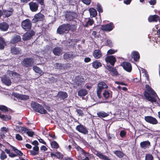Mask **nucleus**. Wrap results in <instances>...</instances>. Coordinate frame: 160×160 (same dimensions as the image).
I'll return each instance as SVG.
<instances>
[{"label":"nucleus","instance_id":"obj_54","mask_svg":"<svg viewBox=\"0 0 160 160\" xmlns=\"http://www.w3.org/2000/svg\"><path fill=\"white\" fill-rule=\"evenodd\" d=\"M55 155L58 158H61L62 157V155L60 152H57L55 153Z\"/></svg>","mask_w":160,"mask_h":160},{"label":"nucleus","instance_id":"obj_36","mask_svg":"<svg viewBox=\"0 0 160 160\" xmlns=\"http://www.w3.org/2000/svg\"><path fill=\"white\" fill-rule=\"evenodd\" d=\"M0 118H1L3 120L7 121L10 119L11 117L9 115H5L4 114H1L0 115Z\"/></svg>","mask_w":160,"mask_h":160},{"label":"nucleus","instance_id":"obj_48","mask_svg":"<svg viewBox=\"0 0 160 160\" xmlns=\"http://www.w3.org/2000/svg\"><path fill=\"white\" fill-rule=\"evenodd\" d=\"M0 110L5 112L8 111L7 108L5 106L2 105H0Z\"/></svg>","mask_w":160,"mask_h":160},{"label":"nucleus","instance_id":"obj_61","mask_svg":"<svg viewBox=\"0 0 160 160\" xmlns=\"http://www.w3.org/2000/svg\"><path fill=\"white\" fill-rule=\"evenodd\" d=\"M9 156L11 157V158H14L15 157L17 156V155L16 154H15L11 152L9 154Z\"/></svg>","mask_w":160,"mask_h":160},{"label":"nucleus","instance_id":"obj_23","mask_svg":"<svg viewBox=\"0 0 160 160\" xmlns=\"http://www.w3.org/2000/svg\"><path fill=\"white\" fill-rule=\"evenodd\" d=\"M103 97L105 99H108L112 97V92L110 91L105 90L103 93Z\"/></svg>","mask_w":160,"mask_h":160},{"label":"nucleus","instance_id":"obj_21","mask_svg":"<svg viewBox=\"0 0 160 160\" xmlns=\"http://www.w3.org/2000/svg\"><path fill=\"white\" fill-rule=\"evenodd\" d=\"M131 57L134 59L135 61H138L139 59L140 55L139 53L137 51H133L132 52Z\"/></svg>","mask_w":160,"mask_h":160},{"label":"nucleus","instance_id":"obj_19","mask_svg":"<svg viewBox=\"0 0 160 160\" xmlns=\"http://www.w3.org/2000/svg\"><path fill=\"white\" fill-rule=\"evenodd\" d=\"M9 28L8 24L5 22L0 23V30L2 31H6Z\"/></svg>","mask_w":160,"mask_h":160},{"label":"nucleus","instance_id":"obj_6","mask_svg":"<svg viewBox=\"0 0 160 160\" xmlns=\"http://www.w3.org/2000/svg\"><path fill=\"white\" fill-rule=\"evenodd\" d=\"M69 24H63L60 26L57 29V32L60 34H63L64 33H68L69 31Z\"/></svg>","mask_w":160,"mask_h":160},{"label":"nucleus","instance_id":"obj_1","mask_svg":"<svg viewBox=\"0 0 160 160\" xmlns=\"http://www.w3.org/2000/svg\"><path fill=\"white\" fill-rule=\"evenodd\" d=\"M19 75L17 73L12 71H8L7 74L1 77L2 82L8 86H10L12 83L11 79L14 80L19 78Z\"/></svg>","mask_w":160,"mask_h":160},{"label":"nucleus","instance_id":"obj_18","mask_svg":"<svg viewBox=\"0 0 160 160\" xmlns=\"http://www.w3.org/2000/svg\"><path fill=\"white\" fill-rule=\"evenodd\" d=\"M107 69L110 72L112 75L114 76H117L118 75V72L116 69L113 68V67H112L109 66H107Z\"/></svg>","mask_w":160,"mask_h":160},{"label":"nucleus","instance_id":"obj_40","mask_svg":"<svg viewBox=\"0 0 160 160\" xmlns=\"http://www.w3.org/2000/svg\"><path fill=\"white\" fill-rule=\"evenodd\" d=\"M13 12L12 9H10V10L4 11V14L6 17H8L11 16Z\"/></svg>","mask_w":160,"mask_h":160},{"label":"nucleus","instance_id":"obj_15","mask_svg":"<svg viewBox=\"0 0 160 160\" xmlns=\"http://www.w3.org/2000/svg\"><path fill=\"white\" fill-rule=\"evenodd\" d=\"M105 60L106 62H109L112 66H114L116 61L115 57L113 56H107L105 58Z\"/></svg>","mask_w":160,"mask_h":160},{"label":"nucleus","instance_id":"obj_45","mask_svg":"<svg viewBox=\"0 0 160 160\" xmlns=\"http://www.w3.org/2000/svg\"><path fill=\"white\" fill-rule=\"evenodd\" d=\"M12 149L13 151L16 153L17 155H18L20 156H22L23 155L22 153L20 151L14 147H12Z\"/></svg>","mask_w":160,"mask_h":160},{"label":"nucleus","instance_id":"obj_9","mask_svg":"<svg viewBox=\"0 0 160 160\" xmlns=\"http://www.w3.org/2000/svg\"><path fill=\"white\" fill-rule=\"evenodd\" d=\"M33 63V59L32 58H26L22 62V64L25 67L31 66Z\"/></svg>","mask_w":160,"mask_h":160},{"label":"nucleus","instance_id":"obj_57","mask_svg":"<svg viewBox=\"0 0 160 160\" xmlns=\"http://www.w3.org/2000/svg\"><path fill=\"white\" fill-rule=\"evenodd\" d=\"M16 138L18 140L21 141L22 140V138L21 136L18 134H16Z\"/></svg>","mask_w":160,"mask_h":160},{"label":"nucleus","instance_id":"obj_3","mask_svg":"<svg viewBox=\"0 0 160 160\" xmlns=\"http://www.w3.org/2000/svg\"><path fill=\"white\" fill-rule=\"evenodd\" d=\"M32 108L36 112L42 114H45L47 112L40 104L34 102H32L31 104Z\"/></svg>","mask_w":160,"mask_h":160},{"label":"nucleus","instance_id":"obj_25","mask_svg":"<svg viewBox=\"0 0 160 160\" xmlns=\"http://www.w3.org/2000/svg\"><path fill=\"white\" fill-rule=\"evenodd\" d=\"M93 56L96 59L100 58L102 56L101 51L99 50H95L93 53Z\"/></svg>","mask_w":160,"mask_h":160},{"label":"nucleus","instance_id":"obj_60","mask_svg":"<svg viewBox=\"0 0 160 160\" xmlns=\"http://www.w3.org/2000/svg\"><path fill=\"white\" fill-rule=\"evenodd\" d=\"M40 149L41 150L46 151L47 150V148L45 146H42L41 148Z\"/></svg>","mask_w":160,"mask_h":160},{"label":"nucleus","instance_id":"obj_47","mask_svg":"<svg viewBox=\"0 0 160 160\" xmlns=\"http://www.w3.org/2000/svg\"><path fill=\"white\" fill-rule=\"evenodd\" d=\"M7 158V155L3 151H2L0 155V158L2 160H4Z\"/></svg>","mask_w":160,"mask_h":160},{"label":"nucleus","instance_id":"obj_41","mask_svg":"<svg viewBox=\"0 0 160 160\" xmlns=\"http://www.w3.org/2000/svg\"><path fill=\"white\" fill-rule=\"evenodd\" d=\"M50 144L52 148L57 149L59 147L58 144L55 141L51 142Z\"/></svg>","mask_w":160,"mask_h":160},{"label":"nucleus","instance_id":"obj_16","mask_svg":"<svg viewBox=\"0 0 160 160\" xmlns=\"http://www.w3.org/2000/svg\"><path fill=\"white\" fill-rule=\"evenodd\" d=\"M57 96L60 100H64L68 97V95L66 92L61 91L58 92Z\"/></svg>","mask_w":160,"mask_h":160},{"label":"nucleus","instance_id":"obj_35","mask_svg":"<svg viewBox=\"0 0 160 160\" xmlns=\"http://www.w3.org/2000/svg\"><path fill=\"white\" fill-rule=\"evenodd\" d=\"M33 70L36 73L39 74L40 75H42L43 74L42 71L41 69L38 67L35 66L33 67Z\"/></svg>","mask_w":160,"mask_h":160},{"label":"nucleus","instance_id":"obj_59","mask_svg":"<svg viewBox=\"0 0 160 160\" xmlns=\"http://www.w3.org/2000/svg\"><path fill=\"white\" fill-rule=\"evenodd\" d=\"M149 3L151 5H154L156 3V0H150Z\"/></svg>","mask_w":160,"mask_h":160},{"label":"nucleus","instance_id":"obj_7","mask_svg":"<svg viewBox=\"0 0 160 160\" xmlns=\"http://www.w3.org/2000/svg\"><path fill=\"white\" fill-rule=\"evenodd\" d=\"M22 28L26 31L31 29L32 27V23L29 19H26L23 21L21 23Z\"/></svg>","mask_w":160,"mask_h":160},{"label":"nucleus","instance_id":"obj_42","mask_svg":"<svg viewBox=\"0 0 160 160\" xmlns=\"http://www.w3.org/2000/svg\"><path fill=\"white\" fill-rule=\"evenodd\" d=\"M93 23V20L89 18L86 22V24L84 25V27H88L89 26H92Z\"/></svg>","mask_w":160,"mask_h":160},{"label":"nucleus","instance_id":"obj_31","mask_svg":"<svg viewBox=\"0 0 160 160\" xmlns=\"http://www.w3.org/2000/svg\"><path fill=\"white\" fill-rule=\"evenodd\" d=\"M92 65L94 68L97 69L99 67L102 66V64L96 60L92 62Z\"/></svg>","mask_w":160,"mask_h":160},{"label":"nucleus","instance_id":"obj_43","mask_svg":"<svg viewBox=\"0 0 160 160\" xmlns=\"http://www.w3.org/2000/svg\"><path fill=\"white\" fill-rule=\"evenodd\" d=\"M5 45V42L3 38L0 37V49H3Z\"/></svg>","mask_w":160,"mask_h":160},{"label":"nucleus","instance_id":"obj_13","mask_svg":"<svg viewBox=\"0 0 160 160\" xmlns=\"http://www.w3.org/2000/svg\"><path fill=\"white\" fill-rule=\"evenodd\" d=\"M123 68L127 71L130 72H131L132 68L131 64L127 62H123L121 64Z\"/></svg>","mask_w":160,"mask_h":160},{"label":"nucleus","instance_id":"obj_29","mask_svg":"<svg viewBox=\"0 0 160 160\" xmlns=\"http://www.w3.org/2000/svg\"><path fill=\"white\" fill-rule=\"evenodd\" d=\"M88 11L91 16L92 17H95L97 14L96 10L93 8H90Z\"/></svg>","mask_w":160,"mask_h":160},{"label":"nucleus","instance_id":"obj_38","mask_svg":"<svg viewBox=\"0 0 160 160\" xmlns=\"http://www.w3.org/2000/svg\"><path fill=\"white\" fill-rule=\"evenodd\" d=\"M55 68L59 69H63L65 68L66 65L65 64H61V63H56L55 65Z\"/></svg>","mask_w":160,"mask_h":160},{"label":"nucleus","instance_id":"obj_12","mask_svg":"<svg viewBox=\"0 0 160 160\" xmlns=\"http://www.w3.org/2000/svg\"><path fill=\"white\" fill-rule=\"evenodd\" d=\"M145 120L147 122L152 124H156L158 123L156 119L151 116L145 117Z\"/></svg>","mask_w":160,"mask_h":160},{"label":"nucleus","instance_id":"obj_49","mask_svg":"<svg viewBox=\"0 0 160 160\" xmlns=\"http://www.w3.org/2000/svg\"><path fill=\"white\" fill-rule=\"evenodd\" d=\"M25 132L27 133L28 136L31 137H32L34 134L33 132L30 131L29 130H28L27 128V131Z\"/></svg>","mask_w":160,"mask_h":160},{"label":"nucleus","instance_id":"obj_37","mask_svg":"<svg viewBox=\"0 0 160 160\" xmlns=\"http://www.w3.org/2000/svg\"><path fill=\"white\" fill-rule=\"evenodd\" d=\"M81 108L82 110L80 109H77L76 110V112L78 113L79 116H82L84 115V113L83 112V111H86L87 110V109L85 108Z\"/></svg>","mask_w":160,"mask_h":160},{"label":"nucleus","instance_id":"obj_50","mask_svg":"<svg viewBox=\"0 0 160 160\" xmlns=\"http://www.w3.org/2000/svg\"><path fill=\"white\" fill-rule=\"evenodd\" d=\"M98 11L99 13H101L103 12V10L101 5L98 3L97 4V8Z\"/></svg>","mask_w":160,"mask_h":160},{"label":"nucleus","instance_id":"obj_28","mask_svg":"<svg viewBox=\"0 0 160 160\" xmlns=\"http://www.w3.org/2000/svg\"><path fill=\"white\" fill-rule=\"evenodd\" d=\"M11 53L13 54H19L21 51V49L15 47H12L11 49Z\"/></svg>","mask_w":160,"mask_h":160},{"label":"nucleus","instance_id":"obj_2","mask_svg":"<svg viewBox=\"0 0 160 160\" xmlns=\"http://www.w3.org/2000/svg\"><path fill=\"white\" fill-rule=\"evenodd\" d=\"M145 88L147 91L144 92V95L149 101L153 102H156L157 98L159 100L157 94L150 86L147 84Z\"/></svg>","mask_w":160,"mask_h":160},{"label":"nucleus","instance_id":"obj_51","mask_svg":"<svg viewBox=\"0 0 160 160\" xmlns=\"http://www.w3.org/2000/svg\"><path fill=\"white\" fill-rule=\"evenodd\" d=\"M117 50H113L112 49H109L107 52L108 54H114L116 52Z\"/></svg>","mask_w":160,"mask_h":160},{"label":"nucleus","instance_id":"obj_20","mask_svg":"<svg viewBox=\"0 0 160 160\" xmlns=\"http://www.w3.org/2000/svg\"><path fill=\"white\" fill-rule=\"evenodd\" d=\"M140 145L141 148L145 149L149 148L150 143L148 141H144L140 143Z\"/></svg>","mask_w":160,"mask_h":160},{"label":"nucleus","instance_id":"obj_14","mask_svg":"<svg viewBox=\"0 0 160 160\" xmlns=\"http://www.w3.org/2000/svg\"><path fill=\"white\" fill-rule=\"evenodd\" d=\"M30 10L33 12H36L38 8V5L36 2H31L29 3Z\"/></svg>","mask_w":160,"mask_h":160},{"label":"nucleus","instance_id":"obj_56","mask_svg":"<svg viewBox=\"0 0 160 160\" xmlns=\"http://www.w3.org/2000/svg\"><path fill=\"white\" fill-rule=\"evenodd\" d=\"M12 95L17 98L20 99L21 94H19L17 93L13 92Z\"/></svg>","mask_w":160,"mask_h":160},{"label":"nucleus","instance_id":"obj_8","mask_svg":"<svg viewBox=\"0 0 160 160\" xmlns=\"http://www.w3.org/2000/svg\"><path fill=\"white\" fill-rule=\"evenodd\" d=\"M114 28L113 24L111 22L109 23L102 25L101 29L104 31L110 32Z\"/></svg>","mask_w":160,"mask_h":160},{"label":"nucleus","instance_id":"obj_24","mask_svg":"<svg viewBox=\"0 0 160 160\" xmlns=\"http://www.w3.org/2000/svg\"><path fill=\"white\" fill-rule=\"evenodd\" d=\"M52 52L54 55H59L62 53V50L60 48L57 47L53 49Z\"/></svg>","mask_w":160,"mask_h":160},{"label":"nucleus","instance_id":"obj_5","mask_svg":"<svg viewBox=\"0 0 160 160\" xmlns=\"http://www.w3.org/2000/svg\"><path fill=\"white\" fill-rule=\"evenodd\" d=\"M77 17V15L76 13L73 12H67L65 13V17L67 21H73L75 22L74 24H76V21L75 19Z\"/></svg>","mask_w":160,"mask_h":160},{"label":"nucleus","instance_id":"obj_22","mask_svg":"<svg viewBox=\"0 0 160 160\" xmlns=\"http://www.w3.org/2000/svg\"><path fill=\"white\" fill-rule=\"evenodd\" d=\"M148 21L149 22H157L159 19V17L156 15H151L148 18Z\"/></svg>","mask_w":160,"mask_h":160},{"label":"nucleus","instance_id":"obj_33","mask_svg":"<svg viewBox=\"0 0 160 160\" xmlns=\"http://www.w3.org/2000/svg\"><path fill=\"white\" fill-rule=\"evenodd\" d=\"M88 93L87 91L85 89H82L80 90L78 93V95L79 96H85Z\"/></svg>","mask_w":160,"mask_h":160},{"label":"nucleus","instance_id":"obj_30","mask_svg":"<svg viewBox=\"0 0 160 160\" xmlns=\"http://www.w3.org/2000/svg\"><path fill=\"white\" fill-rule=\"evenodd\" d=\"M113 152L114 154L120 158H122L124 155V153L120 151L116 150L113 151Z\"/></svg>","mask_w":160,"mask_h":160},{"label":"nucleus","instance_id":"obj_27","mask_svg":"<svg viewBox=\"0 0 160 160\" xmlns=\"http://www.w3.org/2000/svg\"><path fill=\"white\" fill-rule=\"evenodd\" d=\"M76 149L79 152V153H81L86 157L89 156V153L87 152H85L83 149L81 148L79 146H78L76 147Z\"/></svg>","mask_w":160,"mask_h":160},{"label":"nucleus","instance_id":"obj_39","mask_svg":"<svg viewBox=\"0 0 160 160\" xmlns=\"http://www.w3.org/2000/svg\"><path fill=\"white\" fill-rule=\"evenodd\" d=\"M16 129L18 132L22 133H25V132L27 131L26 128L21 126L18 127Z\"/></svg>","mask_w":160,"mask_h":160},{"label":"nucleus","instance_id":"obj_17","mask_svg":"<svg viewBox=\"0 0 160 160\" xmlns=\"http://www.w3.org/2000/svg\"><path fill=\"white\" fill-rule=\"evenodd\" d=\"M76 129L79 132L84 134H87L88 132L86 128L83 125H81L77 126L76 127Z\"/></svg>","mask_w":160,"mask_h":160},{"label":"nucleus","instance_id":"obj_26","mask_svg":"<svg viewBox=\"0 0 160 160\" xmlns=\"http://www.w3.org/2000/svg\"><path fill=\"white\" fill-rule=\"evenodd\" d=\"M31 154L33 155H36L38 154L39 153V148L38 146H34L32 150L30 151Z\"/></svg>","mask_w":160,"mask_h":160},{"label":"nucleus","instance_id":"obj_32","mask_svg":"<svg viewBox=\"0 0 160 160\" xmlns=\"http://www.w3.org/2000/svg\"><path fill=\"white\" fill-rule=\"evenodd\" d=\"M21 40V38L19 35H16L15 36L11 41V42L13 43H15Z\"/></svg>","mask_w":160,"mask_h":160},{"label":"nucleus","instance_id":"obj_55","mask_svg":"<svg viewBox=\"0 0 160 160\" xmlns=\"http://www.w3.org/2000/svg\"><path fill=\"white\" fill-rule=\"evenodd\" d=\"M126 132L124 130H122L120 133V135L121 137H124L125 136Z\"/></svg>","mask_w":160,"mask_h":160},{"label":"nucleus","instance_id":"obj_11","mask_svg":"<svg viewBox=\"0 0 160 160\" xmlns=\"http://www.w3.org/2000/svg\"><path fill=\"white\" fill-rule=\"evenodd\" d=\"M44 16L41 13H38L36 14L34 18L32 20L33 23L42 20L44 19Z\"/></svg>","mask_w":160,"mask_h":160},{"label":"nucleus","instance_id":"obj_64","mask_svg":"<svg viewBox=\"0 0 160 160\" xmlns=\"http://www.w3.org/2000/svg\"><path fill=\"white\" fill-rule=\"evenodd\" d=\"M91 60L90 58H86L84 60V61L86 62H90Z\"/></svg>","mask_w":160,"mask_h":160},{"label":"nucleus","instance_id":"obj_52","mask_svg":"<svg viewBox=\"0 0 160 160\" xmlns=\"http://www.w3.org/2000/svg\"><path fill=\"white\" fill-rule=\"evenodd\" d=\"M29 97L28 96L24 95H21L20 99L22 100H27L28 99Z\"/></svg>","mask_w":160,"mask_h":160},{"label":"nucleus","instance_id":"obj_53","mask_svg":"<svg viewBox=\"0 0 160 160\" xmlns=\"http://www.w3.org/2000/svg\"><path fill=\"white\" fill-rule=\"evenodd\" d=\"M69 30H70L72 31H74L76 29V26L74 25H70L69 24Z\"/></svg>","mask_w":160,"mask_h":160},{"label":"nucleus","instance_id":"obj_10","mask_svg":"<svg viewBox=\"0 0 160 160\" xmlns=\"http://www.w3.org/2000/svg\"><path fill=\"white\" fill-rule=\"evenodd\" d=\"M34 34V32L32 30L28 32L24 33L22 39L23 41H27L31 38Z\"/></svg>","mask_w":160,"mask_h":160},{"label":"nucleus","instance_id":"obj_44","mask_svg":"<svg viewBox=\"0 0 160 160\" xmlns=\"http://www.w3.org/2000/svg\"><path fill=\"white\" fill-rule=\"evenodd\" d=\"M72 53H66L64 55V58L65 59H67L68 58H72L75 57Z\"/></svg>","mask_w":160,"mask_h":160},{"label":"nucleus","instance_id":"obj_34","mask_svg":"<svg viewBox=\"0 0 160 160\" xmlns=\"http://www.w3.org/2000/svg\"><path fill=\"white\" fill-rule=\"evenodd\" d=\"M97 114L98 116L100 118H105L108 116V114L107 113L103 111L98 112Z\"/></svg>","mask_w":160,"mask_h":160},{"label":"nucleus","instance_id":"obj_4","mask_svg":"<svg viewBox=\"0 0 160 160\" xmlns=\"http://www.w3.org/2000/svg\"><path fill=\"white\" fill-rule=\"evenodd\" d=\"M108 88V86L104 82H101L98 83L96 91L97 96L99 99L101 98V94L102 90L103 89H107Z\"/></svg>","mask_w":160,"mask_h":160},{"label":"nucleus","instance_id":"obj_62","mask_svg":"<svg viewBox=\"0 0 160 160\" xmlns=\"http://www.w3.org/2000/svg\"><path fill=\"white\" fill-rule=\"evenodd\" d=\"M132 0H124V2L126 4H129L131 1Z\"/></svg>","mask_w":160,"mask_h":160},{"label":"nucleus","instance_id":"obj_58","mask_svg":"<svg viewBox=\"0 0 160 160\" xmlns=\"http://www.w3.org/2000/svg\"><path fill=\"white\" fill-rule=\"evenodd\" d=\"M82 2L87 5L90 4L91 0H82Z\"/></svg>","mask_w":160,"mask_h":160},{"label":"nucleus","instance_id":"obj_46","mask_svg":"<svg viewBox=\"0 0 160 160\" xmlns=\"http://www.w3.org/2000/svg\"><path fill=\"white\" fill-rule=\"evenodd\" d=\"M153 157L151 154H146L145 160H153Z\"/></svg>","mask_w":160,"mask_h":160},{"label":"nucleus","instance_id":"obj_63","mask_svg":"<svg viewBox=\"0 0 160 160\" xmlns=\"http://www.w3.org/2000/svg\"><path fill=\"white\" fill-rule=\"evenodd\" d=\"M41 5H44V0H36Z\"/></svg>","mask_w":160,"mask_h":160}]
</instances>
